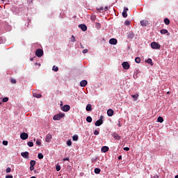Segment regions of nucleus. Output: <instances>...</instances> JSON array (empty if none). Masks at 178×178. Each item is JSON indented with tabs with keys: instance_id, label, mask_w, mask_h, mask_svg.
Listing matches in <instances>:
<instances>
[{
	"instance_id": "f257e3e1",
	"label": "nucleus",
	"mask_w": 178,
	"mask_h": 178,
	"mask_svg": "<svg viewBox=\"0 0 178 178\" xmlns=\"http://www.w3.org/2000/svg\"><path fill=\"white\" fill-rule=\"evenodd\" d=\"M64 116H65V113H60L53 117V120H60V119H62V118H63Z\"/></svg>"
},
{
	"instance_id": "f03ea898",
	"label": "nucleus",
	"mask_w": 178,
	"mask_h": 178,
	"mask_svg": "<svg viewBox=\"0 0 178 178\" xmlns=\"http://www.w3.org/2000/svg\"><path fill=\"white\" fill-rule=\"evenodd\" d=\"M151 47L153 49H161V44L156 42H152L151 43Z\"/></svg>"
},
{
	"instance_id": "7ed1b4c3",
	"label": "nucleus",
	"mask_w": 178,
	"mask_h": 178,
	"mask_svg": "<svg viewBox=\"0 0 178 178\" xmlns=\"http://www.w3.org/2000/svg\"><path fill=\"white\" fill-rule=\"evenodd\" d=\"M44 55V51L41 49H38L35 51V56H38V58H41Z\"/></svg>"
},
{
	"instance_id": "20e7f679",
	"label": "nucleus",
	"mask_w": 178,
	"mask_h": 178,
	"mask_svg": "<svg viewBox=\"0 0 178 178\" xmlns=\"http://www.w3.org/2000/svg\"><path fill=\"white\" fill-rule=\"evenodd\" d=\"M122 66L123 67V69H124L125 70H129V69H130V64H129L128 62H123L122 63Z\"/></svg>"
},
{
	"instance_id": "39448f33",
	"label": "nucleus",
	"mask_w": 178,
	"mask_h": 178,
	"mask_svg": "<svg viewBox=\"0 0 178 178\" xmlns=\"http://www.w3.org/2000/svg\"><path fill=\"white\" fill-rule=\"evenodd\" d=\"M20 138L22 140H27V138H29V134L26 132H23L20 134Z\"/></svg>"
},
{
	"instance_id": "423d86ee",
	"label": "nucleus",
	"mask_w": 178,
	"mask_h": 178,
	"mask_svg": "<svg viewBox=\"0 0 178 178\" xmlns=\"http://www.w3.org/2000/svg\"><path fill=\"white\" fill-rule=\"evenodd\" d=\"M148 24H149V22H148V20L143 19L140 21V25L143 26V27H147Z\"/></svg>"
},
{
	"instance_id": "0eeeda50",
	"label": "nucleus",
	"mask_w": 178,
	"mask_h": 178,
	"mask_svg": "<svg viewBox=\"0 0 178 178\" xmlns=\"http://www.w3.org/2000/svg\"><path fill=\"white\" fill-rule=\"evenodd\" d=\"M136 35H134V33L133 31H130L127 33V38L129 40H133L134 38Z\"/></svg>"
},
{
	"instance_id": "6e6552de",
	"label": "nucleus",
	"mask_w": 178,
	"mask_h": 178,
	"mask_svg": "<svg viewBox=\"0 0 178 178\" xmlns=\"http://www.w3.org/2000/svg\"><path fill=\"white\" fill-rule=\"evenodd\" d=\"M61 109L63 111V112H69V111H70V106L65 105L64 106L61 107Z\"/></svg>"
},
{
	"instance_id": "1a4fd4ad",
	"label": "nucleus",
	"mask_w": 178,
	"mask_h": 178,
	"mask_svg": "<svg viewBox=\"0 0 178 178\" xmlns=\"http://www.w3.org/2000/svg\"><path fill=\"white\" fill-rule=\"evenodd\" d=\"M109 44L111 45H116L118 44V40L115 38H111L109 40Z\"/></svg>"
},
{
	"instance_id": "9d476101",
	"label": "nucleus",
	"mask_w": 178,
	"mask_h": 178,
	"mask_svg": "<svg viewBox=\"0 0 178 178\" xmlns=\"http://www.w3.org/2000/svg\"><path fill=\"white\" fill-rule=\"evenodd\" d=\"M51 139H52V135H51V134H48L46 136L45 141L46 143H49V141H51Z\"/></svg>"
},
{
	"instance_id": "9b49d317",
	"label": "nucleus",
	"mask_w": 178,
	"mask_h": 178,
	"mask_svg": "<svg viewBox=\"0 0 178 178\" xmlns=\"http://www.w3.org/2000/svg\"><path fill=\"white\" fill-rule=\"evenodd\" d=\"M103 10L106 12V10H108V7H105L104 8V6H100L99 8H97V12H103Z\"/></svg>"
},
{
	"instance_id": "f8f14e48",
	"label": "nucleus",
	"mask_w": 178,
	"mask_h": 178,
	"mask_svg": "<svg viewBox=\"0 0 178 178\" xmlns=\"http://www.w3.org/2000/svg\"><path fill=\"white\" fill-rule=\"evenodd\" d=\"M21 156L25 159H29V152H22Z\"/></svg>"
},
{
	"instance_id": "ddd939ff",
	"label": "nucleus",
	"mask_w": 178,
	"mask_h": 178,
	"mask_svg": "<svg viewBox=\"0 0 178 178\" xmlns=\"http://www.w3.org/2000/svg\"><path fill=\"white\" fill-rule=\"evenodd\" d=\"M127 10H129V8L124 7V11L122 12V17L124 18L127 17Z\"/></svg>"
},
{
	"instance_id": "4468645a",
	"label": "nucleus",
	"mask_w": 178,
	"mask_h": 178,
	"mask_svg": "<svg viewBox=\"0 0 178 178\" xmlns=\"http://www.w3.org/2000/svg\"><path fill=\"white\" fill-rule=\"evenodd\" d=\"M79 27L82 31H87V26H86V24H80L79 25Z\"/></svg>"
},
{
	"instance_id": "2eb2a0df",
	"label": "nucleus",
	"mask_w": 178,
	"mask_h": 178,
	"mask_svg": "<svg viewBox=\"0 0 178 178\" xmlns=\"http://www.w3.org/2000/svg\"><path fill=\"white\" fill-rule=\"evenodd\" d=\"M102 123H104V120H102V119H99L97 121L95 122V126H101Z\"/></svg>"
},
{
	"instance_id": "dca6fc26",
	"label": "nucleus",
	"mask_w": 178,
	"mask_h": 178,
	"mask_svg": "<svg viewBox=\"0 0 178 178\" xmlns=\"http://www.w3.org/2000/svg\"><path fill=\"white\" fill-rule=\"evenodd\" d=\"M88 82H87V80H82L80 82V86L81 87H86V86H87Z\"/></svg>"
},
{
	"instance_id": "f3484780",
	"label": "nucleus",
	"mask_w": 178,
	"mask_h": 178,
	"mask_svg": "<svg viewBox=\"0 0 178 178\" xmlns=\"http://www.w3.org/2000/svg\"><path fill=\"white\" fill-rule=\"evenodd\" d=\"M102 152H108L109 151V147L108 146H104L101 149Z\"/></svg>"
},
{
	"instance_id": "a211bd4d",
	"label": "nucleus",
	"mask_w": 178,
	"mask_h": 178,
	"mask_svg": "<svg viewBox=\"0 0 178 178\" xmlns=\"http://www.w3.org/2000/svg\"><path fill=\"white\" fill-rule=\"evenodd\" d=\"M113 137L115 140H120V138H122V137L116 133L113 134Z\"/></svg>"
},
{
	"instance_id": "6ab92c4d",
	"label": "nucleus",
	"mask_w": 178,
	"mask_h": 178,
	"mask_svg": "<svg viewBox=\"0 0 178 178\" xmlns=\"http://www.w3.org/2000/svg\"><path fill=\"white\" fill-rule=\"evenodd\" d=\"M113 113H114L113 110H112L111 108L107 111L108 116H113Z\"/></svg>"
},
{
	"instance_id": "aec40b11",
	"label": "nucleus",
	"mask_w": 178,
	"mask_h": 178,
	"mask_svg": "<svg viewBox=\"0 0 178 178\" xmlns=\"http://www.w3.org/2000/svg\"><path fill=\"white\" fill-rule=\"evenodd\" d=\"M86 109L87 112H91V111H92V107L91 104H88L86 106Z\"/></svg>"
},
{
	"instance_id": "412c9836",
	"label": "nucleus",
	"mask_w": 178,
	"mask_h": 178,
	"mask_svg": "<svg viewBox=\"0 0 178 178\" xmlns=\"http://www.w3.org/2000/svg\"><path fill=\"white\" fill-rule=\"evenodd\" d=\"M164 23H165V24H166L167 26H169V24H170V20H169V19H168V18H165V19H164Z\"/></svg>"
},
{
	"instance_id": "4be33fe9",
	"label": "nucleus",
	"mask_w": 178,
	"mask_h": 178,
	"mask_svg": "<svg viewBox=\"0 0 178 178\" xmlns=\"http://www.w3.org/2000/svg\"><path fill=\"white\" fill-rule=\"evenodd\" d=\"M86 122H88V123H91V122H92V118H91V116H88L86 118Z\"/></svg>"
},
{
	"instance_id": "5701e85b",
	"label": "nucleus",
	"mask_w": 178,
	"mask_h": 178,
	"mask_svg": "<svg viewBox=\"0 0 178 178\" xmlns=\"http://www.w3.org/2000/svg\"><path fill=\"white\" fill-rule=\"evenodd\" d=\"M161 34H168V30L167 29H161L160 31Z\"/></svg>"
},
{
	"instance_id": "b1692460",
	"label": "nucleus",
	"mask_w": 178,
	"mask_h": 178,
	"mask_svg": "<svg viewBox=\"0 0 178 178\" xmlns=\"http://www.w3.org/2000/svg\"><path fill=\"white\" fill-rule=\"evenodd\" d=\"M157 122H159V123H163V118L162 117H159L157 118Z\"/></svg>"
},
{
	"instance_id": "393cba45",
	"label": "nucleus",
	"mask_w": 178,
	"mask_h": 178,
	"mask_svg": "<svg viewBox=\"0 0 178 178\" xmlns=\"http://www.w3.org/2000/svg\"><path fill=\"white\" fill-rule=\"evenodd\" d=\"M72 140H73V141H77V140H79V136L78 135H74L72 136Z\"/></svg>"
},
{
	"instance_id": "a878e982",
	"label": "nucleus",
	"mask_w": 178,
	"mask_h": 178,
	"mask_svg": "<svg viewBox=\"0 0 178 178\" xmlns=\"http://www.w3.org/2000/svg\"><path fill=\"white\" fill-rule=\"evenodd\" d=\"M95 173H96V175H99V173H101V169L95 168Z\"/></svg>"
},
{
	"instance_id": "bb28decb",
	"label": "nucleus",
	"mask_w": 178,
	"mask_h": 178,
	"mask_svg": "<svg viewBox=\"0 0 178 178\" xmlns=\"http://www.w3.org/2000/svg\"><path fill=\"white\" fill-rule=\"evenodd\" d=\"M38 159H44V155L42 153H39L38 154Z\"/></svg>"
},
{
	"instance_id": "cd10ccee",
	"label": "nucleus",
	"mask_w": 178,
	"mask_h": 178,
	"mask_svg": "<svg viewBox=\"0 0 178 178\" xmlns=\"http://www.w3.org/2000/svg\"><path fill=\"white\" fill-rule=\"evenodd\" d=\"M135 62H136V63H140L141 62V58H140V57H136V58H135Z\"/></svg>"
},
{
	"instance_id": "c85d7f7f",
	"label": "nucleus",
	"mask_w": 178,
	"mask_h": 178,
	"mask_svg": "<svg viewBox=\"0 0 178 178\" xmlns=\"http://www.w3.org/2000/svg\"><path fill=\"white\" fill-rule=\"evenodd\" d=\"M131 97V98L134 99V101H136L137 99V98H138V94L132 95Z\"/></svg>"
},
{
	"instance_id": "c756f323",
	"label": "nucleus",
	"mask_w": 178,
	"mask_h": 178,
	"mask_svg": "<svg viewBox=\"0 0 178 178\" xmlns=\"http://www.w3.org/2000/svg\"><path fill=\"white\" fill-rule=\"evenodd\" d=\"M147 62V63L151 65V66H152L154 65V63H152V59H151V58H148Z\"/></svg>"
},
{
	"instance_id": "7c9ffc66",
	"label": "nucleus",
	"mask_w": 178,
	"mask_h": 178,
	"mask_svg": "<svg viewBox=\"0 0 178 178\" xmlns=\"http://www.w3.org/2000/svg\"><path fill=\"white\" fill-rule=\"evenodd\" d=\"M96 19H97V17H95V15H92L90 17V20H92V22H95Z\"/></svg>"
},
{
	"instance_id": "2f4dec72",
	"label": "nucleus",
	"mask_w": 178,
	"mask_h": 178,
	"mask_svg": "<svg viewBox=\"0 0 178 178\" xmlns=\"http://www.w3.org/2000/svg\"><path fill=\"white\" fill-rule=\"evenodd\" d=\"M52 70H54V72H58V70H59V67H58L57 66L54 65Z\"/></svg>"
},
{
	"instance_id": "473e14b6",
	"label": "nucleus",
	"mask_w": 178,
	"mask_h": 178,
	"mask_svg": "<svg viewBox=\"0 0 178 178\" xmlns=\"http://www.w3.org/2000/svg\"><path fill=\"white\" fill-rule=\"evenodd\" d=\"M30 165H31V166H35V161L31 160V161H30Z\"/></svg>"
},
{
	"instance_id": "72a5a7b5",
	"label": "nucleus",
	"mask_w": 178,
	"mask_h": 178,
	"mask_svg": "<svg viewBox=\"0 0 178 178\" xmlns=\"http://www.w3.org/2000/svg\"><path fill=\"white\" fill-rule=\"evenodd\" d=\"M10 83H12V84H16V83H17V81H16V79L11 78Z\"/></svg>"
},
{
	"instance_id": "f704fd0d",
	"label": "nucleus",
	"mask_w": 178,
	"mask_h": 178,
	"mask_svg": "<svg viewBox=\"0 0 178 178\" xmlns=\"http://www.w3.org/2000/svg\"><path fill=\"white\" fill-rule=\"evenodd\" d=\"M67 145L68 147H72V140H68L67 141Z\"/></svg>"
},
{
	"instance_id": "c9c22d12",
	"label": "nucleus",
	"mask_w": 178,
	"mask_h": 178,
	"mask_svg": "<svg viewBox=\"0 0 178 178\" xmlns=\"http://www.w3.org/2000/svg\"><path fill=\"white\" fill-rule=\"evenodd\" d=\"M9 101V97H4L2 99V102H8Z\"/></svg>"
},
{
	"instance_id": "e433bc0d",
	"label": "nucleus",
	"mask_w": 178,
	"mask_h": 178,
	"mask_svg": "<svg viewBox=\"0 0 178 178\" xmlns=\"http://www.w3.org/2000/svg\"><path fill=\"white\" fill-rule=\"evenodd\" d=\"M27 145H29V147H33L34 143H33V142H28Z\"/></svg>"
},
{
	"instance_id": "4c0bfd02",
	"label": "nucleus",
	"mask_w": 178,
	"mask_h": 178,
	"mask_svg": "<svg viewBox=\"0 0 178 178\" xmlns=\"http://www.w3.org/2000/svg\"><path fill=\"white\" fill-rule=\"evenodd\" d=\"M12 171V169L10 168H7L6 170V173H10V172Z\"/></svg>"
},
{
	"instance_id": "58836bf2",
	"label": "nucleus",
	"mask_w": 178,
	"mask_h": 178,
	"mask_svg": "<svg viewBox=\"0 0 178 178\" xmlns=\"http://www.w3.org/2000/svg\"><path fill=\"white\" fill-rule=\"evenodd\" d=\"M124 24H125V26H130V21L126 20L124 22Z\"/></svg>"
},
{
	"instance_id": "ea45409f",
	"label": "nucleus",
	"mask_w": 178,
	"mask_h": 178,
	"mask_svg": "<svg viewBox=\"0 0 178 178\" xmlns=\"http://www.w3.org/2000/svg\"><path fill=\"white\" fill-rule=\"evenodd\" d=\"M95 25H96L97 29H101V24L97 22V23L95 24Z\"/></svg>"
},
{
	"instance_id": "a19ab883",
	"label": "nucleus",
	"mask_w": 178,
	"mask_h": 178,
	"mask_svg": "<svg viewBox=\"0 0 178 178\" xmlns=\"http://www.w3.org/2000/svg\"><path fill=\"white\" fill-rule=\"evenodd\" d=\"M94 134H95V136H98V134H99V131L95 130V131H94Z\"/></svg>"
},
{
	"instance_id": "79ce46f5",
	"label": "nucleus",
	"mask_w": 178,
	"mask_h": 178,
	"mask_svg": "<svg viewBox=\"0 0 178 178\" xmlns=\"http://www.w3.org/2000/svg\"><path fill=\"white\" fill-rule=\"evenodd\" d=\"M36 144H37V145H41V141H40V140H36Z\"/></svg>"
},
{
	"instance_id": "37998d69",
	"label": "nucleus",
	"mask_w": 178,
	"mask_h": 178,
	"mask_svg": "<svg viewBox=\"0 0 178 178\" xmlns=\"http://www.w3.org/2000/svg\"><path fill=\"white\" fill-rule=\"evenodd\" d=\"M3 145H8V140H3Z\"/></svg>"
},
{
	"instance_id": "c03bdc74",
	"label": "nucleus",
	"mask_w": 178,
	"mask_h": 178,
	"mask_svg": "<svg viewBox=\"0 0 178 178\" xmlns=\"http://www.w3.org/2000/svg\"><path fill=\"white\" fill-rule=\"evenodd\" d=\"M82 52H83V54H87V52H88V49H85L83 50Z\"/></svg>"
},
{
	"instance_id": "a18cd8bd",
	"label": "nucleus",
	"mask_w": 178,
	"mask_h": 178,
	"mask_svg": "<svg viewBox=\"0 0 178 178\" xmlns=\"http://www.w3.org/2000/svg\"><path fill=\"white\" fill-rule=\"evenodd\" d=\"M30 170H31V172H33V170H34V165L30 166Z\"/></svg>"
},
{
	"instance_id": "49530a36",
	"label": "nucleus",
	"mask_w": 178,
	"mask_h": 178,
	"mask_svg": "<svg viewBox=\"0 0 178 178\" xmlns=\"http://www.w3.org/2000/svg\"><path fill=\"white\" fill-rule=\"evenodd\" d=\"M123 149H124V151H130L129 147H124Z\"/></svg>"
},
{
	"instance_id": "de8ad7c7",
	"label": "nucleus",
	"mask_w": 178,
	"mask_h": 178,
	"mask_svg": "<svg viewBox=\"0 0 178 178\" xmlns=\"http://www.w3.org/2000/svg\"><path fill=\"white\" fill-rule=\"evenodd\" d=\"M56 169L57 172H59V170H60V166H56Z\"/></svg>"
},
{
	"instance_id": "09e8293b",
	"label": "nucleus",
	"mask_w": 178,
	"mask_h": 178,
	"mask_svg": "<svg viewBox=\"0 0 178 178\" xmlns=\"http://www.w3.org/2000/svg\"><path fill=\"white\" fill-rule=\"evenodd\" d=\"M41 97H42V95L41 94H38L36 96V98H41Z\"/></svg>"
},
{
	"instance_id": "8fccbe9b",
	"label": "nucleus",
	"mask_w": 178,
	"mask_h": 178,
	"mask_svg": "<svg viewBox=\"0 0 178 178\" xmlns=\"http://www.w3.org/2000/svg\"><path fill=\"white\" fill-rule=\"evenodd\" d=\"M72 42H74V41H76V38L74 36V35H72Z\"/></svg>"
},
{
	"instance_id": "3c124183",
	"label": "nucleus",
	"mask_w": 178,
	"mask_h": 178,
	"mask_svg": "<svg viewBox=\"0 0 178 178\" xmlns=\"http://www.w3.org/2000/svg\"><path fill=\"white\" fill-rule=\"evenodd\" d=\"M6 178H13V176H12V175H7V176H6Z\"/></svg>"
},
{
	"instance_id": "603ef678",
	"label": "nucleus",
	"mask_w": 178,
	"mask_h": 178,
	"mask_svg": "<svg viewBox=\"0 0 178 178\" xmlns=\"http://www.w3.org/2000/svg\"><path fill=\"white\" fill-rule=\"evenodd\" d=\"M118 161H122V156H118Z\"/></svg>"
},
{
	"instance_id": "864d4df0",
	"label": "nucleus",
	"mask_w": 178,
	"mask_h": 178,
	"mask_svg": "<svg viewBox=\"0 0 178 178\" xmlns=\"http://www.w3.org/2000/svg\"><path fill=\"white\" fill-rule=\"evenodd\" d=\"M63 161H69V158H65V159H63Z\"/></svg>"
},
{
	"instance_id": "5fc2aeb1",
	"label": "nucleus",
	"mask_w": 178,
	"mask_h": 178,
	"mask_svg": "<svg viewBox=\"0 0 178 178\" xmlns=\"http://www.w3.org/2000/svg\"><path fill=\"white\" fill-rule=\"evenodd\" d=\"M30 60L33 62L34 60V58H31Z\"/></svg>"
},
{
	"instance_id": "6e6d98bb",
	"label": "nucleus",
	"mask_w": 178,
	"mask_h": 178,
	"mask_svg": "<svg viewBox=\"0 0 178 178\" xmlns=\"http://www.w3.org/2000/svg\"><path fill=\"white\" fill-rule=\"evenodd\" d=\"M119 127H122V125L120 124V123L118 124Z\"/></svg>"
},
{
	"instance_id": "4d7b16f0",
	"label": "nucleus",
	"mask_w": 178,
	"mask_h": 178,
	"mask_svg": "<svg viewBox=\"0 0 178 178\" xmlns=\"http://www.w3.org/2000/svg\"><path fill=\"white\" fill-rule=\"evenodd\" d=\"M31 178H37V177H35V176H33V177H31Z\"/></svg>"
},
{
	"instance_id": "13d9d810",
	"label": "nucleus",
	"mask_w": 178,
	"mask_h": 178,
	"mask_svg": "<svg viewBox=\"0 0 178 178\" xmlns=\"http://www.w3.org/2000/svg\"><path fill=\"white\" fill-rule=\"evenodd\" d=\"M175 178H178V175H176V176H175Z\"/></svg>"
},
{
	"instance_id": "bf43d9fd",
	"label": "nucleus",
	"mask_w": 178,
	"mask_h": 178,
	"mask_svg": "<svg viewBox=\"0 0 178 178\" xmlns=\"http://www.w3.org/2000/svg\"><path fill=\"white\" fill-rule=\"evenodd\" d=\"M81 48H84L83 46H81Z\"/></svg>"
},
{
	"instance_id": "052dcab7",
	"label": "nucleus",
	"mask_w": 178,
	"mask_h": 178,
	"mask_svg": "<svg viewBox=\"0 0 178 178\" xmlns=\"http://www.w3.org/2000/svg\"><path fill=\"white\" fill-rule=\"evenodd\" d=\"M2 104V102H0V105Z\"/></svg>"
},
{
	"instance_id": "680f3d73",
	"label": "nucleus",
	"mask_w": 178,
	"mask_h": 178,
	"mask_svg": "<svg viewBox=\"0 0 178 178\" xmlns=\"http://www.w3.org/2000/svg\"><path fill=\"white\" fill-rule=\"evenodd\" d=\"M34 141H35V138H34Z\"/></svg>"
},
{
	"instance_id": "e2e57ef3",
	"label": "nucleus",
	"mask_w": 178,
	"mask_h": 178,
	"mask_svg": "<svg viewBox=\"0 0 178 178\" xmlns=\"http://www.w3.org/2000/svg\"><path fill=\"white\" fill-rule=\"evenodd\" d=\"M3 1H5V0H2Z\"/></svg>"
}]
</instances>
